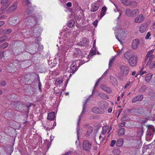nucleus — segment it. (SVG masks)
<instances>
[{
  "label": "nucleus",
  "instance_id": "12",
  "mask_svg": "<svg viewBox=\"0 0 155 155\" xmlns=\"http://www.w3.org/2000/svg\"><path fill=\"white\" fill-rule=\"evenodd\" d=\"M120 35L119 37L122 40L124 39L127 36L126 32L123 30H120L119 31Z\"/></svg>",
  "mask_w": 155,
  "mask_h": 155
},
{
  "label": "nucleus",
  "instance_id": "2",
  "mask_svg": "<svg viewBox=\"0 0 155 155\" xmlns=\"http://www.w3.org/2000/svg\"><path fill=\"white\" fill-rule=\"evenodd\" d=\"M92 147V143L87 140H84L83 142L82 148L87 151H89Z\"/></svg>",
  "mask_w": 155,
  "mask_h": 155
},
{
  "label": "nucleus",
  "instance_id": "29",
  "mask_svg": "<svg viewBox=\"0 0 155 155\" xmlns=\"http://www.w3.org/2000/svg\"><path fill=\"white\" fill-rule=\"evenodd\" d=\"M146 30V27L143 25L140 26L139 28V31L141 33H143Z\"/></svg>",
  "mask_w": 155,
  "mask_h": 155
},
{
  "label": "nucleus",
  "instance_id": "58",
  "mask_svg": "<svg viewBox=\"0 0 155 155\" xmlns=\"http://www.w3.org/2000/svg\"><path fill=\"white\" fill-rule=\"evenodd\" d=\"M116 38L118 40V41H119L120 42H122L123 41L122 40H120L119 37H118L116 35Z\"/></svg>",
  "mask_w": 155,
  "mask_h": 155
},
{
  "label": "nucleus",
  "instance_id": "42",
  "mask_svg": "<svg viewBox=\"0 0 155 155\" xmlns=\"http://www.w3.org/2000/svg\"><path fill=\"white\" fill-rule=\"evenodd\" d=\"M152 132L151 131L149 130H147V134L149 136H150L152 134Z\"/></svg>",
  "mask_w": 155,
  "mask_h": 155
},
{
  "label": "nucleus",
  "instance_id": "41",
  "mask_svg": "<svg viewBox=\"0 0 155 155\" xmlns=\"http://www.w3.org/2000/svg\"><path fill=\"white\" fill-rule=\"evenodd\" d=\"M142 110V108L141 107H140L137 109H135L134 112L135 113H140Z\"/></svg>",
  "mask_w": 155,
  "mask_h": 155
},
{
  "label": "nucleus",
  "instance_id": "45",
  "mask_svg": "<svg viewBox=\"0 0 155 155\" xmlns=\"http://www.w3.org/2000/svg\"><path fill=\"white\" fill-rule=\"evenodd\" d=\"M100 78H99V79L97 80V81H96L95 84V86H94V88L96 87L97 85L98 84H99V81H100ZM94 89L93 90V92L94 91Z\"/></svg>",
  "mask_w": 155,
  "mask_h": 155
},
{
  "label": "nucleus",
  "instance_id": "8",
  "mask_svg": "<svg viewBox=\"0 0 155 155\" xmlns=\"http://www.w3.org/2000/svg\"><path fill=\"white\" fill-rule=\"evenodd\" d=\"M139 40L138 39H135L133 40L132 42V48L134 49H136L139 43Z\"/></svg>",
  "mask_w": 155,
  "mask_h": 155
},
{
  "label": "nucleus",
  "instance_id": "27",
  "mask_svg": "<svg viewBox=\"0 0 155 155\" xmlns=\"http://www.w3.org/2000/svg\"><path fill=\"white\" fill-rule=\"evenodd\" d=\"M74 25V20H71L69 21L68 23V27L71 28Z\"/></svg>",
  "mask_w": 155,
  "mask_h": 155
},
{
  "label": "nucleus",
  "instance_id": "24",
  "mask_svg": "<svg viewBox=\"0 0 155 155\" xmlns=\"http://www.w3.org/2000/svg\"><path fill=\"white\" fill-rule=\"evenodd\" d=\"M116 55L112 57L109 60V67H110L111 66L112 64L114 62V61L116 57Z\"/></svg>",
  "mask_w": 155,
  "mask_h": 155
},
{
  "label": "nucleus",
  "instance_id": "5",
  "mask_svg": "<svg viewBox=\"0 0 155 155\" xmlns=\"http://www.w3.org/2000/svg\"><path fill=\"white\" fill-rule=\"evenodd\" d=\"M9 0H1V3L2 6L1 8L2 10H3L7 8L9 5Z\"/></svg>",
  "mask_w": 155,
  "mask_h": 155
},
{
  "label": "nucleus",
  "instance_id": "39",
  "mask_svg": "<svg viewBox=\"0 0 155 155\" xmlns=\"http://www.w3.org/2000/svg\"><path fill=\"white\" fill-rule=\"evenodd\" d=\"M146 89V87L144 85H143L139 90L140 92L142 93L145 91Z\"/></svg>",
  "mask_w": 155,
  "mask_h": 155
},
{
  "label": "nucleus",
  "instance_id": "14",
  "mask_svg": "<svg viewBox=\"0 0 155 155\" xmlns=\"http://www.w3.org/2000/svg\"><path fill=\"white\" fill-rule=\"evenodd\" d=\"M143 98V95H138L133 98L132 102V103H135L137 101H141Z\"/></svg>",
  "mask_w": 155,
  "mask_h": 155
},
{
  "label": "nucleus",
  "instance_id": "38",
  "mask_svg": "<svg viewBox=\"0 0 155 155\" xmlns=\"http://www.w3.org/2000/svg\"><path fill=\"white\" fill-rule=\"evenodd\" d=\"M132 11V16L136 15H137L139 13V11L137 9H134Z\"/></svg>",
  "mask_w": 155,
  "mask_h": 155
},
{
  "label": "nucleus",
  "instance_id": "33",
  "mask_svg": "<svg viewBox=\"0 0 155 155\" xmlns=\"http://www.w3.org/2000/svg\"><path fill=\"white\" fill-rule=\"evenodd\" d=\"M8 43L7 42L5 43L0 45V47L4 49L6 48L8 45Z\"/></svg>",
  "mask_w": 155,
  "mask_h": 155
},
{
  "label": "nucleus",
  "instance_id": "35",
  "mask_svg": "<svg viewBox=\"0 0 155 155\" xmlns=\"http://www.w3.org/2000/svg\"><path fill=\"white\" fill-rule=\"evenodd\" d=\"M8 37L6 36H4L0 38V42L1 43L6 40L7 39Z\"/></svg>",
  "mask_w": 155,
  "mask_h": 155
},
{
  "label": "nucleus",
  "instance_id": "10",
  "mask_svg": "<svg viewBox=\"0 0 155 155\" xmlns=\"http://www.w3.org/2000/svg\"><path fill=\"white\" fill-rule=\"evenodd\" d=\"M144 19L143 16L142 15L140 14L135 18L134 21L136 23H140L142 22Z\"/></svg>",
  "mask_w": 155,
  "mask_h": 155
},
{
  "label": "nucleus",
  "instance_id": "1",
  "mask_svg": "<svg viewBox=\"0 0 155 155\" xmlns=\"http://www.w3.org/2000/svg\"><path fill=\"white\" fill-rule=\"evenodd\" d=\"M120 72L118 74V77L121 80L123 79L124 77H126L128 74L129 69V67L126 65H122L120 66Z\"/></svg>",
  "mask_w": 155,
  "mask_h": 155
},
{
  "label": "nucleus",
  "instance_id": "3",
  "mask_svg": "<svg viewBox=\"0 0 155 155\" xmlns=\"http://www.w3.org/2000/svg\"><path fill=\"white\" fill-rule=\"evenodd\" d=\"M137 57L136 56L132 55L128 60V63L132 67L135 66L137 62Z\"/></svg>",
  "mask_w": 155,
  "mask_h": 155
},
{
  "label": "nucleus",
  "instance_id": "22",
  "mask_svg": "<svg viewBox=\"0 0 155 155\" xmlns=\"http://www.w3.org/2000/svg\"><path fill=\"white\" fill-rule=\"evenodd\" d=\"M92 112H93L94 113L97 114H101L103 112V111H100L99 110V109L96 107H94L92 108Z\"/></svg>",
  "mask_w": 155,
  "mask_h": 155
},
{
  "label": "nucleus",
  "instance_id": "40",
  "mask_svg": "<svg viewBox=\"0 0 155 155\" xmlns=\"http://www.w3.org/2000/svg\"><path fill=\"white\" fill-rule=\"evenodd\" d=\"M143 68L142 67L141 68V70L138 73V74L139 75H143L144 74H145L146 73V72L145 71H143Z\"/></svg>",
  "mask_w": 155,
  "mask_h": 155
},
{
  "label": "nucleus",
  "instance_id": "6",
  "mask_svg": "<svg viewBox=\"0 0 155 155\" xmlns=\"http://www.w3.org/2000/svg\"><path fill=\"white\" fill-rule=\"evenodd\" d=\"M154 50H151L149 51L147 54L145 60H153L154 56L153 54Z\"/></svg>",
  "mask_w": 155,
  "mask_h": 155
},
{
  "label": "nucleus",
  "instance_id": "11",
  "mask_svg": "<svg viewBox=\"0 0 155 155\" xmlns=\"http://www.w3.org/2000/svg\"><path fill=\"white\" fill-rule=\"evenodd\" d=\"M101 88L103 90L106 92L107 93H111L112 91V90L111 88L107 87L104 85H102L101 86Z\"/></svg>",
  "mask_w": 155,
  "mask_h": 155
},
{
  "label": "nucleus",
  "instance_id": "54",
  "mask_svg": "<svg viewBox=\"0 0 155 155\" xmlns=\"http://www.w3.org/2000/svg\"><path fill=\"white\" fill-rule=\"evenodd\" d=\"M105 12L101 11V17L102 18L105 14Z\"/></svg>",
  "mask_w": 155,
  "mask_h": 155
},
{
  "label": "nucleus",
  "instance_id": "43",
  "mask_svg": "<svg viewBox=\"0 0 155 155\" xmlns=\"http://www.w3.org/2000/svg\"><path fill=\"white\" fill-rule=\"evenodd\" d=\"M116 140H112L111 142V143L110 144V146L111 147H113L114 146V144H115V143H116Z\"/></svg>",
  "mask_w": 155,
  "mask_h": 155
},
{
  "label": "nucleus",
  "instance_id": "56",
  "mask_svg": "<svg viewBox=\"0 0 155 155\" xmlns=\"http://www.w3.org/2000/svg\"><path fill=\"white\" fill-rule=\"evenodd\" d=\"M122 50H121L117 52V55H120L122 54Z\"/></svg>",
  "mask_w": 155,
  "mask_h": 155
},
{
  "label": "nucleus",
  "instance_id": "7",
  "mask_svg": "<svg viewBox=\"0 0 155 155\" xmlns=\"http://www.w3.org/2000/svg\"><path fill=\"white\" fill-rule=\"evenodd\" d=\"M152 60H145L147 62L146 66L150 68H154L155 67V61Z\"/></svg>",
  "mask_w": 155,
  "mask_h": 155
},
{
  "label": "nucleus",
  "instance_id": "64",
  "mask_svg": "<svg viewBox=\"0 0 155 155\" xmlns=\"http://www.w3.org/2000/svg\"><path fill=\"white\" fill-rule=\"evenodd\" d=\"M112 110L111 108H109L108 110V113H111L112 112Z\"/></svg>",
  "mask_w": 155,
  "mask_h": 155
},
{
  "label": "nucleus",
  "instance_id": "63",
  "mask_svg": "<svg viewBox=\"0 0 155 155\" xmlns=\"http://www.w3.org/2000/svg\"><path fill=\"white\" fill-rule=\"evenodd\" d=\"M25 1L27 2V4L28 5L31 3V2L29 0H25Z\"/></svg>",
  "mask_w": 155,
  "mask_h": 155
},
{
  "label": "nucleus",
  "instance_id": "55",
  "mask_svg": "<svg viewBox=\"0 0 155 155\" xmlns=\"http://www.w3.org/2000/svg\"><path fill=\"white\" fill-rule=\"evenodd\" d=\"M66 5L68 7H71V6L72 4L71 2H68L67 3Z\"/></svg>",
  "mask_w": 155,
  "mask_h": 155
},
{
  "label": "nucleus",
  "instance_id": "18",
  "mask_svg": "<svg viewBox=\"0 0 155 155\" xmlns=\"http://www.w3.org/2000/svg\"><path fill=\"white\" fill-rule=\"evenodd\" d=\"M89 41L87 40L86 38H83L82 40L81 41V43L82 45H84L85 47L88 45Z\"/></svg>",
  "mask_w": 155,
  "mask_h": 155
},
{
  "label": "nucleus",
  "instance_id": "53",
  "mask_svg": "<svg viewBox=\"0 0 155 155\" xmlns=\"http://www.w3.org/2000/svg\"><path fill=\"white\" fill-rule=\"evenodd\" d=\"M106 10L107 8L105 6H104L103 7H102L101 9V11L102 12H106Z\"/></svg>",
  "mask_w": 155,
  "mask_h": 155
},
{
  "label": "nucleus",
  "instance_id": "44",
  "mask_svg": "<svg viewBox=\"0 0 155 155\" xmlns=\"http://www.w3.org/2000/svg\"><path fill=\"white\" fill-rule=\"evenodd\" d=\"M6 85V83L4 81H2L0 82V86H4Z\"/></svg>",
  "mask_w": 155,
  "mask_h": 155
},
{
  "label": "nucleus",
  "instance_id": "48",
  "mask_svg": "<svg viewBox=\"0 0 155 155\" xmlns=\"http://www.w3.org/2000/svg\"><path fill=\"white\" fill-rule=\"evenodd\" d=\"M96 51L95 50H93L91 51L89 54L90 56H92L95 54Z\"/></svg>",
  "mask_w": 155,
  "mask_h": 155
},
{
  "label": "nucleus",
  "instance_id": "34",
  "mask_svg": "<svg viewBox=\"0 0 155 155\" xmlns=\"http://www.w3.org/2000/svg\"><path fill=\"white\" fill-rule=\"evenodd\" d=\"M12 31L11 29L8 28L5 30H3V32H4V34H9L12 32Z\"/></svg>",
  "mask_w": 155,
  "mask_h": 155
},
{
  "label": "nucleus",
  "instance_id": "4",
  "mask_svg": "<svg viewBox=\"0 0 155 155\" xmlns=\"http://www.w3.org/2000/svg\"><path fill=\"white\" fill-rule=\"evenodd\" d=\"M79 61L77 60L74 61L71 64L70 66V71L72 72H74L78 70V65H79Z\"/></svg>",
  "mask_w": 155,
  "mask_h": 155
},
{
  "label": "nucleus",
  "instance_id": "26",
  "mask_svg": "<svg viewBox=\"0 0 155 155\" xmlns=\"http://www.w3.org/2000/svg\"><path fill=\"white\" fill-rule=\"evenodd\" d=\"M122 2L125 5H129L131 4V2L129 0H121Z\"/></svg>",
  "mask_w": 155,
  "mask_h": 155
},
{
  "label": "nucleus",
  "instance_id": "15",
  "mask_svg": "<svg viewBox=\"0 0 155 155\" xmlns=\"http://www.w3.org/2000/svg\"><path fill=\"white\" fill-rule=\"evenodd\" d=\"M55 117V113L54 112H51L48 114L47 119L50 120H54Z\"/></svg>",
  "mask_w": 155,
  "mask_h": 155
},
{
  "label": "nucleus",
  "instance_id": "9",
  "mask_svg": "<svg viewBox=\"0 0 155 155\" xmlns=\"http://www.w3.org/2000/svg\"><path fill=\"white\" fill-rule=\"evenodd\" d=\"M88 100H89L88 98L86 100V101L84 102V104L83 107V110H82L81 114L79 115V117H78L79 118H78V125L79 124V123L80 122L81 116H82V115H83V114L85 112V104H87V101H88Z\"/></svg>",
  "mask_w": 155,
  "mask_h": 155
},
{
  "label": "nucleus",
  "instance_id": "46",
  "mask_svg": "<svg viewBox=\"0 0 155 155\" xmlns=\"http://www.w3.org/2000/svg\"><path fill=\"white\" fill-rule=\"evenodd\" d=\"M100 78H99V79L97 80V81H96L95 84V86H94V88L96 87L97 85L98 84H99V81H100ZM94 89L93 90V92L94 91Z\"/></svg>",
  "mask_w": 155,
  "mask_h": 155
},
{
  "label": "nucleus",
  "instance_id": "31",
  "mask_svg": "<svg viewBox=\"0 0 155 155\" xmlns=\"http://www.w3.org/2000/svg\"><path fill=\"white\" fill-rule=\"evenodd\" d=\"M133 54H131L130 53L128 52H126L124 54V58L127 60H129L130 57Z\"/></svg>",
  "mask_w": 155,
  "mask_h": 155
},
{
  "label": "nucleus",
  "instance_id": "16",
  "mask_svg": "<svg viewBox=\"0 0 155 155\" xmlns=\"http://www.w3.org/2000/svg\"><path fill=\"white\" fill-rule=\"evenodd\" d=\"M17 3L16 2L13 3L12 5H11L8 8V10L10 12L13 11L16 9L17 7Z\"/></svg>",
  "mask_w": 155,
  "mask_h": 155
},
{
  "label": "nucleus",
  "instance_id": "19",
  "mask_svg": "<svg viewBox=\"0 0 155 155\" xmlns=\"http://www.w3.org/2000/svg\"><path fill=\"white\" fill-rule=\"evenodd\" d=\"M124 143V140L123 139L120 138L119 139L116 143V145L118 147L122 146Z\"/></svg>",
  "mask_w": 155,
  "mask_h": 155
},
{
  "label": "nucleus",
  "instance_id": "25",
  "mask_svg": "<svg viewBox=\"0 0 155 155\" xmlns=\"http://www.w3.org/2000/svg\"><path fill=\"white\" fill-rule=\"evenodd\" d=\"M132 11H131L129 9H127L125 11L126 15L129 17L132 16Z\"/></svg>",
  "mask_w": 155,
  "mask_h": 155
},
{
  "label": "nucleus",
  "instance_id": "47",
  "mask_svg": "<svg viewBox=\"0 0 155 155\" xmlns=\"http://www.w3.org/2000/svg\"><path fill=\"white\" fill-rule=\"evenodd\" d=\"M100 78H99V79L97 80V81H96L95 84V86H94V88L96 87L97 85L98 84H99V81H100ZM94 89L93 90V92L94 91Z\"/></svg>",
  "mask_w": 155,
  "mask_h": 155
},
{
  "label": "nucleus",
  "instance_id": "60",
  "mask_svg": "<svg viewBox=\"0 0 155 155\" xmlns=\"http://www.w3.org/2000/svg\"><path fill=\"white\" fill-rule=\"evenodd\" d=\"M152 27L154 30L155 31V22L153 23Z\"/></svg>",
  "mask_w": 155,
  "mask_h": 155
},
{
  "label": "nucleus",
  "instance_id": "57",
  "mask_svg": "<svg viewBox=\"0 0 155 155\" xmlns=\"http://www.w3.org/2000/svg\"><path fill=\"white\" fill-rule=\"evenodd\" d=\"M130 85V82H127L124 87V89L127 88Z\"/></svg>",
  "mask_w": 155,
  "mask_h": 155
},
{
  "label": "nucleus",
  "instance_id": "23",
  "mask_svg": "<svg viewBox=\"0 0 155 155\" xmlns=\"http://www.w3.org/2000/svg\"><path fill=\"white\" fill-rule=\"evenodd\" d=\"M125 129L124 128L120 129L118 131V134L119 136H122L124 134Z\"/></svg>",
  "mask_w": 155,
  "mask_h": 155
},
{
  "label": "nucleus",
  "instance_id": "49",
  "mask_svg": "<svg viewBox=\"0 0 155 155\" xmlns=\"http://www.w3.org/2000/svg\"><path fill=\"white\" fill-rule=\"evenodd\" d=\"M62 82V81L61 80L58 79L56 80V83L57 84H60Z\"/></svg>",
  "mask_w": 155,
  "mask_h": 155
},
{
  "label": "nucleus",
  "instance_id": "30",
  "mask_svg": "<svg viewBox=\"0 0 155 155\" xmlns=\"http://www.w3.org/2000/svg\"><path fill=\"white\" fill-rule=\"evenodd\" d=\"M98 95L103 99H108V97L106 95L102 93H99Z\"/></svg>",
  "mask_w": 155,
  "mask_h": 155
},
{
  "label": "nucleus",
  "instance_id": "36",
  "mask_svg": "<svg viewBox=\"0 0 155 155\" xmlns=\"http://www.w3.org/2000/svg\"><path fill=\"white\" fill-rule=\"evenodd\" d=\"M148 130H150V131L152 132H155V128L152 125L149 126L148 128Z\"/></svg>",
  "mask_w": 155,
  "mask_h": 155
},
{
  "label": "nucleus",
  "instance_id": "51",
  "mask_svg": "<svg viewBox=\"0 0 155 155\" xmlns=\"http://www.w3.org/2000/svg\"><path fill=\"white\" fill-rule=\"evenodd\" d=\"M98 21L97 20H95L93 23V25L95 27H96L97 25Z\"/></svg>",
  "mask_w": 155,
  "mask_h": 155
},
{
  "label": "nucleus",
  "instance_id": "21",
  "mask_svg": "<svg viewBox=\"0 0 155 155\" xmlns=\"http://www.w3.org/2000/svg\"><path fill=\"white\" fill-rule=\"evenodd\" d=\"M152 76L151 74H147L145 77V80L146 82H148L150 81Z\"/></svg>",
  "mask_w": 155,
  "mask_h": 155
},
{
  "label": "nucleus",
  "instance_id": "59",
  "mask_svg": "<svg viewBox=\"0 0 155 155\" xmlns=\"http://www.w3.org/2000/svg\"><path fill=\"white\" fill-rule=\"evenodd\" d=\"M5 23V22L3 21H0V27L3 25Z\"/></svg>",
  "mask_w": 155,
  "mask_h": 155
},
{
  "label": "nucleus",
  "instance_id": "28",
  "mask_svg": "<svg viewBox=\"0 0 155 155\" xmlns=\"http://www.w3.org/2000/svg\"><path fill=\"white\" fill-rule=\"evenodd\" d=\"M108 128V126H103L102 127V131L101 134L104 135L107 132Z\"/></svg>",
  "mask_w": 155,
  "mask_h": 155
},
{
  "label": "nucleus",
  "instance_id": "52",
  "mask_svg": "<svg viewBox=\"0 0 155 155\" xmlns=\"http://www.w3.org/2000/svg\"><path fill=\"white\" fill-rule=\"evenodd\" d=\"M41 84L40 82V81H39L38 82V87H39V90L41 91Z\"/></svg>",
  "mask_w": 155,
  "mask_h": 155
},
{
  "label": "nucleus",
  "instance_id": "17",
  "mask_svg": "<svg viewBox=\"0 0 155 155\" xmlns=\"http://www.w3.org/2000/svg\"><path fill=\"white\" fill-rule=\"evenodd\" d=\"M92 130V127L91 126L89 127L87 129L85 136L86 137H88L91 133Z\"/></svg>",
  "mask_w": 155,
  "mask_h": 155
},
{
  "label": "nucleus",
  "instance_id": "13",
  "mask_svg": "<svg viewBox=\"0 0 155 155\" xmlns=\"http://www.w3.org/2000/svg\"><path fill=\"white\" fill-rule=\"evenodd\" d=\"M99 8L98 5L95 3L92 4L91 9V11L92 12H95L97 11Z\"/></svg>",
  "mask_w": 155,
  "mask_h": 155
},
{
  "label": "nucleus",
  "instance_id": "50",
  "mask_svg": "<svg viewBox=\"0 0 155 155\" xmlns=\"http://www.w3.org/2000/svg\"><path fill=\"white\" fill-rule=\"evenodd\" d=\"M150 35L151 34L149 32H148L147 33V35L145 37V38L147 39H149V37L150 36Z\"/></svg>",
  "mask_w": 155,
  "mask_h": 155
},
{
  "label": "nucleus",
  "instance_id": "62",
  "mask_svg": "<svg viewBox=\"0 0 155 155\" xmlns=\"http://www.w3.org/2000/svg\"><path fill=\"white\" fill-rule=\"evenodd\" d=\"M125 125V124L124 123H121L119 125V127H123Z\"/></svg>",
  "mask_w": 155,
  "mask_h": 155
},
{
  "label": "nucleus",
  "instance_id": "20",
  "mask_svg": "<svg viewBox=\"0 0 155 155\" xmlns=\"http://www.w3.org/2000/svg\"><path fill=\"white\" fill-rule=\"evenodd\" d=\"M110 81L112 84L114 85L117 84V82L116 78L113 77H110Z\"/></svg>",
  "mask_w": 155,
  "mask_h": 155
},
{
  "label": "nucleus",
  "instance_id": "37",
  "mask_svg": "<svg viewBox=\"0 0 155 155\" xmlns=\"http://www.w3.org/2000/svg\"><path fill=\"white\" fill-rule=\"evenodd\" d=\"M113 153L115 154L118 155L120 153V152L118 149H115L113 151Z\"/></svg>",
  "mask_w": 155,
  "mask_h": 155
},
{
  "label": "nucleus",
  "instance_id": "32",
  "mask_svg": "<svg viewBox=\"0 0 155 155\" xmlns=\"http://www.w3.org/2000/svg\"><path fill=\"white\" fill-rule=\"evenodd\" d=\"M104 135L102 134H101L99 137V139L100 140V142H103L104 140Z\"/></svg>",
  "mask_w": 155,
  "mask_h": 155
},
{
  "label": "nucleus",
  "instance_id": "61",
  "mask_svg": "<svg viewBox=\"0 0 155 155\" xmlns=\"http://www.w3.org/2000/svg\"><path fill=\"white\" fill-rule=\"evenodd\" d=\"M95 44H96V41L94 40V41L93 45V48L95 47L96 46Z\"/></svg>",
  "mask_w": 155,
  "mask_h": 155
}]
</instances>
